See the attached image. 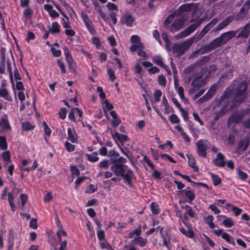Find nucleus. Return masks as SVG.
Listing matches in <instances>:
<instances>
[{
  "label": "nucleus",
  "instance_id": "nucleus-1",
  "mask_svg": "<svg viewBox=\"0 0 250 250\" xmlns=\"http://www.w3.org/2000/svg\"><path fill=\"white\" fill-rule=\"evenodd\" d=\"M218 22L217 18L213 19L207 25H206L199 33H196L193 37L187 39L182 43L176 44L173 47V51L177 52L179 55L183 54L188 50L194 42H197L200 40L208 31Z\"/></svg>",
  "mask_w": 250,
  "mask_h": 250
},
{
  "label": "nucleus",
  "instance_id": "nucleus-2",
  "mask_svg": "<svg viewBox=\"0 0 250 250\" xmlns=\"http://www.w3.org/2000/svg\"><path fill=\"white\" fill-rule=\"evenodd\" d=\"M248 118L243 122V125L246 128L250 127V109L246 110L240 112V113H235L229 118V121L238 123L240 122L243 119Z\"/></svg>",
  "mask_w": 250,
  "mask_h": 250
},
{
  "label": "nucleus",
  "instance_id": "nucleus-3",
  "mask_svg": "<svg viewBox=\"0 0 250 250\" xmlns=\"http://www.w3.org/2000/svg\"><path fill=\"white\" fill-rule=\"evenodd\" d=\"M197 153L200 156L206 157L207 156V150L210 148L211 145L206 140H200L196 143Z\"/></svg>",
  "mask_w": 250,
  "mask_h": 250
},
{
  "label": "nucleus",
  "instance_id": "nucleus-4",
  "mask_svg": "<svg viewBox=\"0 0 250 250\" xmlns=\"http://www.w3.org/2000/svg\"><path fill=\"white\" fill-rule=\"evenodd\" d=\"M224 45L222 43L220 37L217 38L213 40L207 45H204L200 50L197 51L196 53H198L200 51H202L203 53H207L212 50L216 49L222 45Z\"/></svg>",
  "mask_w": 250,
  "mask_h": 250
},
{
  "label": "nucleus",
  "instance_id": "nucleus-5",
  "mask_svg": "<svg viewBox=\"0 0 250 250\" xmlns=\"http://www.w3.org/2000/svg\"><path fill=\"white\" fill-rule=\"evenodd\" d=\"M202 21H203L201 20L197 22L192 24L187 27L184 31L179 33L176 37L177 38H181L188 36L200 26Z\"/></svg>",
  "mask_w": 250,
  "mask_h": 250
},
{
  "label": "nucleus",
  "instance_id": "nucleus-6",
  "mask_svg": "<svg viewBox=\"0 0 250 250\" xmlns=\"http://www.w3.org/2000/svg\"><path fill=\"white\" fill-rule=\"evenodd\" d=\"M144 46L142 43L134 44L130 47L131 52H137L138 55L143 60H146L148 59L149 56L143 50Z\"/></svg>",
  "mask_w": 250,
  "mask_h": 250
},
{
  "label": "nucleus",
  "instance_id": "nucleus-7",
  "mask_svg": "<svg viewBox=\"0 0 250 250\" xmlns=\"http://www.w3.org/2000/svg\"><path fill=\"white\" fill-rule=\"evenodd\" d=\"M247 89V85L245 83H242L239 89L237 90V92L235 97V100L239 103L243 101L246 98V91Z\"/></svg>",
  "mask_w": 250,
  "mask_h": 250
},
{
  "label": "nucleus",
  "instance_id": "nucleus-8",
  "mask_svg": "<svg viewBox=\"0 0 250 250\" xmlns=\"http://www.w3.org/2000/svg\"><path fill=\"white\" fill-rule=\"evenodd\" d=\"M235 19L233 16H229L224 19L220 23L218 24L217 26L213 30L214 32H218L221 31L226 28Z\"/></svg>",
  "mask_w": 250,
  "mask_h": 250
},
{
  "label": "nucleus",
  "instance_id": "nucleus-9",
  "mask_svg": "<svg viewBox=\"0 0 250 250\" xmlns=\"http://www.w3.org/2000/svg\"><path fill=\"white\" fill-rule=\"evenodd\" d=\"M81 16L85 26L86 27L89 32L92 34H94L96 31L93 27V25L88 16L84 12H82Z\"/></svg>",
  "mask_w": 250,
  "mask_h": 250
},
{
  "label": "nucleus",
  "instance_id": "nucleus-10",
  "mask_svg": "<svg viewBox=\"0 0 250 250\" xmlns=\"http://www.w3.org/2000/svg\"><path fill=\"white\" fill-rule=\"evenodd\" d=\"M31 162L32 161L31 159H22L21 160L22 166L21 167V171H30L36 169L38 167L37 161L36 160L34 161L33 165L31 167H25L29 164H30Z\"/></svg>",
  "mask_w": 250,
  "mask_h": 250
},
{
  "label": "nucleus",
  "instance_id": "nucleus-11",
  "mask_svg": "<svg viewBox=\"0 0 250 250\" xmlns=\"http://www.w3.org/2000/svg\"><path fill=\"white\" fill-rule=\"evenodd\" d=\"M187 217H185L183 219V221L185 226L187 228L188 230H186L185 229L181 228L180 229V232L184 235L188 237L192 238L193 237L194 233L191 229V225L187 222Z\"/></svg>",
  "mask_w": 250,
  "mask_h": 250
},
{
  "label": "nucleus",
  "instance_id": "nucleus-12",
  "mask_svg": "<svg viewBox=\"0 0 250 250\" xmlns=\"http://www.w3.org/2000/svg\"><path fill=\"white\" fill-rule=\"evenodd\" d=\"M126 167V166L120 163H115L111 167V170L115 175L117 176H121L123 174V172H125V167Z\"/></svg>",
  "mask_w": 250,
  "mask_h": 250
},
{
  "label": "nucleus",
  "instance_id": "nucleus-13",
  "mask_svg": "<svg viewBox=\"0 0 250 250\" xmlns=\"http://www.w3.org/2000/svg\"><path fill=\"white\" fill-rule=\"evenodd\" d=\"M134 21V18L130 13L127 12L125 13L122 18L121 20V23L130 27L132 26Z\"/></svg>",
  "mask_w": 250,
  "mask_h": 250
},
{
  "label": "nucleus",
  "instance_id": "nucleus-14",
  "mask_svg": "<svg viewBox=\"0 0 250 250\" xmlns=\"http://www.w3.org/2000/svg\"><path fill=\"white\" fill-rule=\"evenodd\" d=\"M134 176L133 171L128 168L126 166L125 167V172H123V174L121 175L124 180L129 185H130L131 184V179Z\"/></svg>",
  "mask_w": 250,
  "mask_h": 250
},
{
  "label": "nucleus",
  "instance_id": "nucleus-15",
  "mask_svg": "<svg viewBox=\"0 0 250 250\" xmlns=\"http://www.w3.org/2000/svg\"><path fill=\"white\" fill-rule=\"evenodd\" d=\"M0 127L3 130L8 131L11 129L7 116L4 114L1 116L0 118Z\"/></svg>",
  "mask_w": 250,
  "mask_h": 250
},
{
  "label": "nucleus",
  "instance_id": "nucleus-16",
  "mask_svg": "<svg viewBox=\"0 0 250 250\" xmlns=\"http://www.w3.org/2000/svg\"><path fill=\"white\" fill-rule=\"evenodd\" d=\"M237 31H230L225 32L221 34L219 37L223 43L225 44L228 42H229L231 39L235 37Z\"/></svg>",
  "mask_w": 250,
  "mask_h": 250
},
{
  "label": "nucleus",
  "instance_id": "nucleus-17",
  "mask_svg": "<svg viewBox=\"0 0 250 250\" xmlns=\"http://www.w3.org/2000/svg\"><path fill=\"white\" fill-rule=\"evenodd\" d=\"M67 139L72 143H78V137L75 129L70 127L67 129Z\"/></svg>",
  "mask_w": 250,
  "mask_h": 250
},
{
  "label": "nucleus",
  "instance_id": "nucleus-18",
  "mask_svg": "<svg viewBox=\"0 0 250 250\" xmlns=\"http://www.w3.org/2000/svg\"><path fill=\"white\" fill-rule=\"evenodd\" d=\"M180 192L183 193L188 199L187 202L191 204L195 198V195L193 191L187 188L181 191Z\"/></svg>",
  "mask_w": 250,
  "mask_h": 250
},
{
  "label": "nucleus",
  "instance_id": "nucleus-19",
  "mask_svg": "<svg viewBox=\"0 0 250 250\" xmlns=\"http://www.w3.org/2000/svg\"><path fill=\"white\" fill-rule=\"evenodd\" d=\"M175 130L184 139L185 142L187 144H189L190 142V138L187 134L184 131V129L182 126L178 125L174 126Z\"/></svg>",
  "mask_w": 250,
  "mask_h": 250
},
{
  "label": "nucleus",
  "instance_id": "nucleus-20",
  "mask_svg": "<svg viewBox=\"0 0 250 250\" xmlns=\"http://www.w3.org/2000/svg\"><path fill=\"white\" fill-rule=\"evenodd\" d=\"M147 242V240L146 239L144 238L141 236H138L131 241L130 245H134V244H137L141 247H144L146 245Z\"/></svg>",
  "mask_w": 250,
  "mask_h": 250
},
{
  "label": "nucleus",
  "instance_id": "nucleus-21",
  "mask_svg": "<svg viewBox=\"0 0 250 250\" xmlns=\"http://www.w3.org/2000/svg\"><path fill=\"white\" fill-rule=\"evenodd\" d=\"M111 135L113 139L116 142L117 141H119L120 142L123 143L125 142L127 139V137L126 135L119 134L116 132L112 131Z\"/></svg>",
  "mask_w": 250,
  "mask_h": 250
},
{
  "label": "nucleus",
  "instance_id": "nucleus-22",
  "mask_svg": "<svg viewBox=\"0 0 250 250\" xmlns=\"http://www.w3.org/2000/svg\"><path fill=\"white\" fill-rule=\"evenodd\" d=\"M157 143L159 145L158 147L161 150L170 149L172 148V143L167 141L165 144H161L160 139L158 137L155 138Z\"/></svg>",
  "mask_w": 250,
  "mask_h": 250
},
{
  "label": "nucleus",
  "instance_id": "nucleus-23",
  "mask_svg": "<svg viewBox=\"0 0 250 250\" xmlns=\"http://www.w3.org/2000/svg\"><path fill=\"white\" fill-rule=\"evenodd\" d=\"M162 96V92L160 90H157L154 93V100L152 101V105L155 111L159 114V111L155 106V104L159 102Z\"/></svg>",
  "mask_w": 250,
  "mask_h": 250
},
{
  "label": "nucleus",
  "instance_id": "nucleus-24",
  "mask_svg": "<svg viewBox=\"0 0 250 250\" xmlns=\"http://www.w3.org/2000/svg\"><path fill=\"white\" fill-rule=\"evenodd\" d=\"M60 243V247L59 250H66L67 242L64 240L62 241H59ZM51 250H58L57 244L52 243L51 245Z\"/></svg>",
  "mask_w": 250,
  "mask_h": 250
},
{
  "label": "nucleus",
  "instance_id": "nucleus-25",
  "mask_svg": "<svg viewBox=\"0 0 250 250\" xmlns=\"http://www.w3.org/2000/svg\"><path fill=\"white\" fill-rule=\"evenodd\" d=\"M250 32V25L249 24H246L244 28L241 30L240 33L237 36V38H247Z\"/></svg>",
  "mask_w": 250,
  "mask_h": 250
},
{
  "label": "nucleus",
  "instance_id": "nucleus-26",
  "mask_svg": "<svg viewBox=\"0 0 250 250\" xmlns=\"http://www.w3.org/2000/svg\"><path fill=\"white\" fill-rule=\"evenodd\" d=\"M194 8L193 4H185L180 7L178 9V14H181L184 12L191 11Z\"/></svg>",
  "mask_w": 250,
  "mask_h": 250
},
{
  "label": "nucleus",
  "instance_id": "nucleus-27",
  "mask_svg": "<svg viewBox=\"0 0 250 250\" xmlns=\"http://www.w3.org/2000/svg\"><path fill=\"white\" fill-rule=\"evenodd\" d=\"M214 162L216 166L221 167H224L226 163L224 161V156L221 153L217 154V157Z\"/></svg>",
  "mask_w": 250,
  "mask_h": 250
},
{
  "label": "nucleus",
  "instance_id": "nucleus-28",
  "mask_svg": "<svg viewBox=\"0 0 250 250\" xmlns=\"http://www.w3.org/2000/svg\"><path fill=\"white\" fill-rule=\"evenodd\" d=\"M203 72H204V74L205 73V72H207V70H203ZM203 73L202 72L201 74L198 75L193 80L192 82V84L194 86H199L202 85H203L204 83H205L204 81H203L202 80H200V78L203 76Z\"/></svg>",
  "mask_w": 250,
  "mask_h": 250
},
{
  "label": "nucleus",
  "instance_id": "nucleus-29",
  "mask_svg": "<svg viewBox=\"0 0 250 250\" xmlns=\"http://www.w3.org/2000/svg\"><path fill=\"white\" fill-rule=\"evenodd\" d=\"M0 97L9 102L13 101L12 98L9 95L8 90L4 88H0Z\"/></svg>",
  "mask_w": 250,
  "mask_h": 250
},
{
  "label": "nucleus",
  "instance_id": "nucleus-30",
  "mask_svg": "<svg viewBox=\"0 0 250 250\" xmlns=\"http://www.w3.org/2000/svg\"><path fill=\"white\" fill-rule=\"evenodd\" d=\"M249 145V141L248 139L241 140L238 145L237 149L239 151H244L247 148Z\"/></svg>",
  "mask_w": 250,
  "mask_h": 250
},
{
  "label": "nucleus",
  "instance_id": "nucleus-31",
  "mask_svg": "<svg viewBox=\"0 0 250 250\" xmlns=\"http://www.w3.org/2000/svg\"><path fill=\"white\" fill-rule=\"evenodd\" d=\"M1 157L4 163L3 166L4 167L11 163L10 154L8 151L3 152L1 154Z\"/></svg>",
  "mask_w": 250,
  "mask_h": 250
},
{
  "label": "nucleus",
  "instance_id": "nucleus-32",
  "mask_svg": "<svg viewBox=\"0 0 250 250\" xmlns=\"http://www.w3.org/2000/svg\"><path fill=\"white\" fill-rule=\"evenodd\" d=\"M184 24V21L183 19L179 18L177 20H174L173 23V30H178L181 29Z\"/></svg>",
  "mask_w": 250,
  "mask_h": 250
},
{
  "label": "nucleus",
  "instance_id": "nucleus-33",
  "mask_svg": "<svg viewBox=\"0 0 250 250\" xmlns=\"http://www.w3.org/2000/svg\"><path fill=\"white\" fill-rule=\"evenodd\" d=\"M162 110L164 111L165 114H169L170 112V106L165 96L163 97V101L161 104Z\"/></svg>",
  "mask_w": 250,
  "mask_h": 250
},
{
  "label": "nucleus",
  "instance_id": "nucleus-34",
  "mask_svg": "<svg viewBox=\"0 0 250 250\" xmlns=\"http://www.w3.org/2000/svg\"><path fill=\"white\" fill-rule=\"evenodd\" d=\"M49 32L53 34L59 33L60 32V25L59 23L56 21L53 22L49 27Z\"/></svg>",
  "mask_w": 250,
  "mask_h": 250
},
{
  "label": "nucleus",
  "instance_id": "nucleus-35",
  "mask_svg": "<svg viewBox=\"0 0 250 250\" xmlns=\"http://www.w3.org/2000/svg\"><path fill=\"white\" fill-rule=\"evenodd\" d=\"M217 217H222L225 219L223 222V224L227 228H230L234 225V222L230 218H227L225 216H218Z\"/></svg>",
  "mask_w": 250,
  "mask_h": 250
},
{
  "label": "nucleus",
  "instance_id": "nucleus-36",
  "mask_svg": "<svg viewBox=\"0 0 250 250\" xmlns=\"http://www.w3.org/2000/svg\"><path fill=\"white\" fill-rule=\"evenodd\" d=\"M86 157L87 159L91 162H96L99 160V158L98 157L97 152H94L90 154H86Z\"/></svg>",
  "mask_w": 250,
  "mask_h": 250
},
{
  "label": "nucleus",
  "instance_id": "nucleus-37",
  "mask_svg": "<svg viewBox=\"0 0 250 250\" xmlns=\"http://www.w3.org/2000/svg\"><path fill=\"white\" fill-rule=\"evenodd\" d=\"M172 15L170 14L169 16L167 18L164 23V27L165 28L169 31H172Z\"/></svg>",
  "mask_w": 250,
  "mask_h": 250
},
{
  "label": "nucleus",
  "instance_id": "nucleus-38",
  "mask_svg": "<svg viewBox=\"0 0 250 250\" xmlns=\"http://www.w3.org/2000/svg\"><path fill=\"white\" fill-rule=\"evenodd\" d=\"M174 85L175 88L176 90L177 91L180 98L182 99H184V89L181 86H178V83L176 79L174 77Z\"/></svg>",
  "mask_w": 250,
  "mask_h": 250
},
{
  "label": "nucleus",
  "instance_id": "nucleus-39",
  "mask_svg": "<svg viewBox=\"0 0 250 250\" xmlns=\"http://www.w3.org/2000/svg\"><path fill=\"white\" fill-rule=\"evenodd\" d=\"M250 9V0H247L244 3L243 7L240 9L239 12L247 15L249 9Z\"/></svg>",
  "mask_w": 250,
  "mask_h": 250
},
{
  "label": "nucleus",
  "instance_id": "nucleus-40",
  "mask_svg": "<svg viewBox=\"0 0 250 250\" xmlns=\"http://www.w3.org/2000/svg\"><path fill=\"white\" fill-rule=\"evenodd\" d=\"M7 67H8V69L9 73V77H10V81H11V83L12 86H13V89L14 90L15 97H16V92L15 91V83H14V78L13 77V75H12V68L11 67V63H7Z\"/></svg>",
  "mask_w": 250,
  "mask_h": 250
},
{
  "label": "nucleus",
  "instance_id": "nucleus-41",
  "mask_svg": "<svg viewBox=\"0 0 250 250\" xmlns=\"http://www.w3.org/2000/svg\"><path fill=\"white\" fill-rule=\"evenodd\" d=\"M57 236L58 241H63L62 240V237L66 236L67 233L63 229H59L57 231Z\"/></svg>",
  "mask_w": 250,
  "mask_h": 250
},
{
  "label": "nucleus",
  "instance_id": "nucleus-42",
  "mask_svg": "<svg viewBox=\"0 0 250 250\" xmlns=\"http://www.w3.org/2000/svg\"><path fill=\"white\" fill-rule=\"evenodd\" d=\"M221 237L223 239H225L228 242L232 244L233 245H235V242L233 240V237L230 236L227 233H226V232L223 233Z\"/></svg>",
  "mask_w": 250,
  "mask_h": 250
},
{
  "label": "nucleus",
  "instance_id": "nucleus-43",
  "mask_svg": "<svg viewBox=\"0 0 250 250\" xmlns=\"http://www.w3.org/2000/svg\"><path fill=\"white\" fill-rule=\"evenodd\" d=\"M205 222L208 224L211 229H213L215 227V224L213 222V217L212 215H208L205 219Z\"/></svg>",
  "mask_w": 250,
  "mask_h": 250
},
{
  "label": "nucleus",
  "instance_id": "nucleus-44",
  "mask_svg": "<svg viewBox=\"0 0 250 250\" xmlns=\"http://www.w3.org/2000/svg\"><path fill=\"white\" fill-rule=\"evenodd\" d=\"M34 126L30 122H25L22 124V128L24 131H29L34 128Z\"/></svg>",
  "mask_w": 250,
  "mask_h": 250
},
{
  "label": "nucleus",
  "instance_id": "nucleus-45",
  "mask_svg": "<svg viewBox=\"0 0 250 250\" xmlns=\"http://www.w3.org/2000/svg\"><path fill=\"white\" fill-rule=\"evenodd\" d=\"M188 164L189 166L192 167L195 171H198L199 168L196 165L195 160L194 158L189 156Z\"/></svg>",
  "mask_w": 250,
  "mask_h": 250
},
{
  "label": "nucleus",
  "instance_id": "nucleus-46",
  "mask_svg": "<svg viewBox=\"0 0 250 250\" xmlns=\"http://www.w3.org/2000/svg\"><path fill=\"white\" fill-rule=\"evenodd\" d=\"M216 90V86L213 85L212 86L208 93L203 97V99H205V100H207L208 98H209L212 95H213L215 91Z\"/></svg>",
  "mask_w": 250,
  "mask_h": 250
},
{
  "label": "nucleus",
  "instance_id": "nucleus-47",
  "mask_svg": "<svg viewBox=\"0 0 250 250\" xmlns=\"http://www.w3.org/2000/svg\"><path fill=\"white\" fill-rule=\"evenodd\" d=\"M210 175L214 186H217L221 183V179L218 175L213 173H211Z\"/></svg>",
  "mask_w": 250,
  "mask_h": 250
},
{
  "label": "nucleus",
  "instance_id": "nucleus-48",
  "mask_svg": "<svg viewBox=\"0 0 250 250\" xmlns=\"http://www.w3.org/2000/svg\"><path fill=\"white\" fill-rule=\"evenodd\" d=\"M162 38L166 42V47L168 50L170 51L171 50L170 48V42L168 39V36L167 34L165 33H163L162 34Z\"/></svg>",
  "mask_w": 250,
  "mask_h": 250
},
{
  "label": "nucleus",
  "instance_id": "nucleus-49",
  "mask_svg": "<svg viewBox=\"0 0 250 250\" xmlns=\"http://www.w3.org/2000/svg\"><path fill=\"white\" fill-rule=\"evenodd\" d=\"M16 189H13L12 191L8 193V199L9 202H14V198L16 197L18 194V192H16Z\"/></svg>",
  "mask_w": 250,
  "mask_h": 250
},
{
  "label": "nucleus",
  "instance_id": "nucleus-50",
  "mask_svg": "<svg viewBox=\"0 0 250 250\" xmlns=\"http://www.w3.org/2000/svg\"><path fill=\"white\" fill-rule=\"evenodd\" d=\"M150 208L153 214H158L159 213L158 206L156 203H151L150 204Z\"/></svg>",
  "mask_w": 250,
  "mask_h": 250
},
{
  "label": "nucleus",
  "instance_id": "nucleus-51",
  "mask_svg": "<svg viewBox=\"0 0 250 250\" xmlns=\"http://www.w3.org/2000/svg\"><path fill=\"white\" fill-rule=\"evenodd\" d=\"M227 206L228 207H231L232 208V210L234 212L235 215L236 216H238L242 212V210L236 207H234L233 205H230V204H227Z\"/></svg>",
  "mask_w": 250,
  "mask_h": 250
},
{
  "label": "nucleus",
  "instance_id": "nucleus-52",
  "mask_svg": "<svg viewBox=\"0 0 250 250\" xmlns=\"http://www.w3.org/2000/svg\"><path fill=\"white\" fill-rule=\"evenodd\" d=\"M5 52L6 50L4 48H2L0 50V57L1 58L0 62H9L10 61L7 60L5 59Z\"/></svg>",
  "mask_w": 250,
  "mask_h": 250
},
{
  "label": "nucleus",
  "instance_id": "nucleus-53",
  "mask_svg": "<svg viewBox=\"0 0 250 250\" xmlns=\"http://www.w3.org/2000/svg\"><path fill=\"white\" fill-rule=\"evenodd\" d=\"M7 145L6 139L3 136L0 137V148L1 149H5L7 148Z\"/></svg>",
  "mask_w": 250,
  "mask_h": 250
},
{
  "label": "nucleus",
  "instance_id": "nucleus-54",
  "mask_svg": "<svg viewBox=\"0 0 250 250\" xmlns=\"http://www.w3.org/2000/svg\"><path fill=\"white\" fill-rule=\"evenodd\" d=\"M64 146L66 150L68 152L73 151L75 149V145L71 144L67 141L65 142Z\"/></svg>",
  "mask_w": 250,
  "mask_h": 250
},
{
  "label": "nucleus",
  "instance_id": "nucleus-55",
  "mask_svg": "<svg viewBox=\"0 0 250 250\" xmlns=\"http://www.w3.org/2000/svg\"><path fill=\"white\" fill-rule=\"evenodd\" d=\"M97 12L99 14L100 16L103 19V20L107 23L109 22L108 18L106 16L105 14L104 13L102 9L101 8H99L97 9Z\"/></svg>",
  "mask_w": 250,
  "mask_h": 250
},
{
  "label": "nucleus",
  "instance_id": "nucleus-56",
  "mask_svg": "<svg viewBox=\"0 0 250 250\" xmlns=\"http://www.w3.org/2000/svg\"><path fill=\"white\" fill-rule=\"evenodd\" d=\"M99 167L101 168L106 169L109 167V161L107 160H104L100 162Z\"/></svg>",
  "mask_w": 250,
  "mask_h": 250
},
{
  "label": "nucleus",
  "instance_id": "nucleus-57",
  "mask_svg": "<svg viewBox=\"0 0 250 250\" xmlns=\"http://www.w3.org/2000/svg\"><path fill=\"white\" fill-rule=\"evenodd\" d=\"M62 24L63 25V26L64 27V28H71L69 18H66V19L62 18Z\"/></svg>",
  "mask_w": 250,
  "mask_h": 250
},
{
  "label": "nucleus",
  "instance_id": "nucleus-58",
  "mask_svg": "<svg viewBox=\"0 0 250 250\" xmlns=\"http://www.w3.org/2000/svg\"><path fill=\"white\" fill-rule=\"evenodd\" d=\"M20 198L21 202V208H23L27 202V196L25 194L21 193L20 196Z\"/></svg>",
  "mask_w": 250,
  "mask_h": 250
},
{
  "label": "nucleus",
  "instance_id": "nucleus-59",
  "mask_svg": "<svg viewBox=\"0 0 250 250\" xmlns=\"http://www.w3.org/2000/svg\"><path fill=\"white\" fill-rule=\"evenodd\" d=\"M67 113V110L65 108H61L59 111V116L62 119H64L66 118Z\"/></svg>",
  "mask_w": 250,
  "mask_h": 250
},
{
  "label": "nucleus",
  "instance_id": "nucleus-60",
  "mask_svg": "<svg viewBox=\"0 0 250 250\" xmlns=\"http://www.w3.org/2000/svg\"><path fill=\"white\" fill-rule=\"evenodd\" d=\"M238 176L239 179L242 180H245L248 177V174L246 173L241 171L240 169L238 170Z\"/></svg>",
  "mask_w": 250,
  "mask_h": 250
},
{
  "label": "nucleus",
  "instance_id": "nucleus-61",
  "mask_svg": "<svg viewBox=\"0 0 250 250\" xmlns=\"http://www.w3.org/2000/svg\"><path fill=\"white\" fill-rule=\"evenodd\" d=\"M131 42L132 43H135V44H138L139 43H142L140 42V39L139 36L137 35H133L131 36L130 39Z\"/></svg>",
  "mask_w": 250,
  "mask_h": 250
},
{
  "label": "nucleus",
  "instance_id": "nucleus-62",
  "mask_svg": "<svg viewBox=\"0 0 250 250\" xmlns=\"http://www.w3.org/2000/svg\"><path fill=\"white\" fill-rule=\"evenodd\" d=\"M106 6L109 10H117L118 7L117 5L112 2H108L106 5Z\"/></svg>",
  "mask_w": 250,
  "mask_h": 250
},
{
  "label": "nucleus",
  "instance_id": "nucleus-63",
  "mask_svg": "<svg viewBox=\"0 0 250 250\" xmlns=\"http://www.w3.org/2000/svg\"><path fill=\"white\" fill-rule=\"evenodd\" d=\"M97 237L100 241L104 240V232L101 229H98Z\"/></svg>",
  "mask_w": 250,
  "mask_h": 250
},
{
  "label": "nucleus",
  "instance_id": "nucleus-64",
  "mask_svg": "<svg viewBox=\"0 0 250 250\" xmlns=\"http://www.w3.org/2000/svg\"><path fill=\"white\" fill-rule=\"evenodd\" d=\"M158 81L159 84L161 85H165L166 83V79L165 76L163 75H160L158 78Z\"/></svg>",
  "mask_w": 250,
  "mask_h": 250
}]
</instances>
